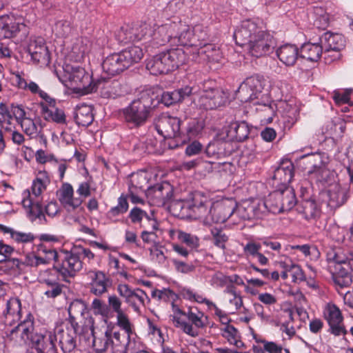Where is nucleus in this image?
Here are the masks:
<instances>
[{"label": "nucleus", "mask_w": 353, "mask_h": 353, "mask_svg": "<svg viewBox=\"0 0 353 353\" xmlns=\"http://www.w3.org/2000/svg\"><path fill=\"white\" fill-rule=\"evenodd\" d=\"M172 44L194 47L192 50V60L197 61L198 57L205 52L203 46H205L203 42L207 40V34L203 28L199 25L191 28L181 21H172ZM185 51L187 54L191 52L188 48Z\"/></svg>", "instance_id": "f257e3e1"}, {"label": "nucleus", "mask_w": 353, "mask_h": 353, "mask_svg": "<svg viewBox=\"0 0 353 353\" xmlns=\"http://www.w3.org/2000/svg\"><path fill=\"white\" fill-rule=\"evenodd\" d=\"M157 97L152 89L142 91L137 99L123 110L125 121L135 127L143 125L150 117L152 106H155Z\"/></svg>", "instance_id": "f03ea898"}, {"label": "nucleus", "mask_w": 353, "mask_h": 353, "mask_svg": "<svg viewBox=\"0 0 353 353\" xmlns=\"http://www.w3.org/2000/svg\"><path fill=\"white\" fill-rule=\"evenodd\" d=\"M188 59L185 50L173 48L154 55L148 61L146 68L153 75L166 74L185 64Z\"/></svg>", "instance_id": "7ed1b4c3"}, {"label": "nucleus", "mask_w": 353, "mask_h": 353, "mask_svg": "<svg viewBox=\"0 0 353 353\" xmlns=\"http://www.w3.org/2000/svg\"><path fill=\"white\" fill-rule=\"evenodd\" d=\"M172 321L174 325L181 328L185 334L195 337L199 335V330L205 326L207 317L196 307H190L183 312L179 307L174 309Z\"/></svg>", "instance_id": "20e7f679"}, {"label": "nucleus", "mask_w": 353, "mask_h": 353, "mask_svg": "<svg viewBox=\"0 0 353 353\" xmlns=\"http://www.w3.org/2000/svg\"><path fill=\"white\" fill-rule=\"evenodd\" d=\"M50 183V179L45 174H42V177H37L32 185V192L34 196V199L30 197V192L27 194L22 201L23 208L27 210L30 219L33 221L37 218L40 219L43 216V208L41 204V198L40 197L47 185Z\"/></svg>", "instance_id": "39448f33"}, {"label": "nucleus", "mask_w": 353, "mask_h": 353, "mask_svg": "<svg viewBox=\"0 0 353 353\" xmlns=\"http://www.w3.org/2000/svg\"><path fill=\"white\" fill-rule=\"evenodd\" d=\"M65 73L68 86L74 92L87 94L95 90V85H92L91 77L83 68L67 66Z\"/></svg>", "instance_id": "423d86ee"}, {"label": "nucleus", "mask_w": 353, "mask_h": 353, "mask_svg": "<svg viewBox=\"0 0 353 353\" xmlns=\"http://www.w3.org/2000/svg\"><path fill=\"white\" fill-rule=\"evenodd\" d=\"M268 203L270 205V212L279 214L290 211L296 203L294 190L285 187L283 190H277L268 196Z\"/></svg>", "instance_id": "0eeeda50"}, {"label": "nucleus", "mask_w": 353, "mask_h": 353, "mask_svg": "<svg viewBox=\"0 0 353 353\" xmlns=\"http://www.w3.org/2000/svg\"><path fill=\"white\" fill-rule=\"evenodd\" d=\"M263 84L259 76H251L245 79L236 91V98L241 102H252L261 95Z\"/></svg>", "instance_id": "6e6552de"}, {"label": "nucleus", "mask_w": 353, "mask_h": 353, "mask_svg": "<svg viewBox=\"0 0 353 353\" xmlns=\"http://www.w3.org/2000/svg\"><path fill=\"white\" fill-rule=\"evenodd\" d=\"M305 170L311 179L316 182L326 181L330 174L322 157L319 154H312L305 157L303 161Z\"/></svg>", "instance_id": "1a4fd4ad"}, {"label": "nucleus", "mask_w": 353, "mask_h": 353, "mask_svg": "<svg viewBox=\"0 0 353 353\" xmlns=\"http://www.w3.org/2000/svg\"><path fill=\"white\" fill-rule=\"evenodd\" d=\"M152 32V27L146 23L135 24L131 27L121 28L119 32V37L121 41L127 43L129 42L143 41L145 43H149V40Z\"/></svg>", "instance_id": "9d476101"}, {"label": "nucleus", "mask_w": 353, "mask_h": 353, "mask_svg": "<svg viewBox=\"0 0 353 353\" xmlns=\"http://www.w3.org/2000/svg\"><path fill=\"white\" fill-rule=\"evenodd\" d=\"M276 43L272 35L265 30L249 44L245 45L249 54L254 57H262L273 52Z\"/></svg>", "instance_id": "9b49d317"}, {"label": "nucleus", "mask_w": 353, "mask_h": 353, "mask_svg": "<svg viewBox=\"0 0 353 353\" xmlns=\"http://www.w3.org/2000/svg\"><path fill=\"white\" fill-rule=\"evenodd\" d=\"M61 260V263H56L54 268L63 277L64 281H67L68 278L74 277L82 269V262L74 250L65 252Z\"/></svg>", "instance_id": "f8f14e48"}, {"label": "nucleus", "mask_w": 353, "mask_h": 353, "mask_svg": "<svg viewBox=\"0 0 353 353\" xmlns=\"http://www.w3.org/2000/svg\"><path fill=\"white\" fill-rule=\"evenodd\" d=\"M265 31L263 28L252 20L242 21L236 29L234 38L236 43L240 46H245L258 37L259 34Z\"/></svg>", "instance_id": "ddd939ff"}, {"label": "nucleus", "mask_w": 353, "mask_h": 353, "mask_svg": "<svg viewBox=\"0 0 353 353\" xmlns=\"http://www.w3.org/2000/svg\"><path fill=\"white\" fill-rule=\"evenodd\" d=\"M117 292L134 312L139 313L141 307L145 306V300L148 299V295L143 290L139 288L132 289L128 284L121 283L117 286Z\"/></svg>", "instance_id": "4468645a"}, {"label": "nucleus", "mask_w": 353, "mask_h": 353, "mask_svg": "<svg viewBox=\"0 0 353 353\" xmlns=\"http://www.w3.org/2000/svg\"><path fill=\"white\" fill-rule=\"evenodd\" d=\"M57 335L51 331L46 330L36 332L32 336V347L37 353H57L55 344Z\"/></svg>", "instance_id": "2eb2a0df"}, {"label": "nucleus", "mask_w": 353, "mask_h": 353, "mask_svg": "<svg viewBox=\"0 0 353 353\" xmlns=\"http://www.w3.org/2000/svg\"><path fill=\"white\" fill-rule=\"evenodd\" d=\"M26 51L34 63L48 65L50 62V52L42 37L30 39Z\"/></svg>", "instance_id": "dca6fc26"}, {"label": "nucleus", "mask_w": 353, "mask_h": 353, "mask_svg": "<svg viewBox=\"0 0 353 353\" xmlns=\"http://www.w3.org/2000/svg\"><path fill=\"white\" fill-rule=\"evenodd\" d=\"M146 196L153 205L162 206L172 199L173 188L169 183L163 182L148 188Z\"/></svg>", "instance_id": "f3484780"}, {"label": "nucleus", "mask_w": 353, "mask_h": 353, "mask_svg": "<svg viewBox=\"0 0 353 353\" xmlns=\"http://www.w3.org/2000/svg\"><path fill=\"white\" fill-rule=\"evenodd\" d=\"M181 121L176 117L161 115L156 121L155 127L158 132L165 138L172 139L179 137Z\"/></svg>", "instance_id": "a211bd4d"}, {"label": "nucleus", "mask_w": 353, "mask_h": 353, "mask_svg": "<svg viewBox=\"0 0 353 353\" xmlns=\"http://www.w3.org/2000/svg\"><path fill=\"white\" fill-rule=\"evenodd\" d=\"M236 207V203L233 200L217 203L209 210V220L214 223H224L234 213Z\"/></svg>", "instance_id": "6ab92c4d"}, {"label": "nucleus", "mask_w": 353, "mask_h": 353, "mask_svg": "<svg viewBox=\"0 0 353 353\" xmlns=\"http://www.w3.org/2000/svg\"><path fill=\"white\" fill-rule=\"evenodd\" d=\"M172 21L152 27V32L147 48H157L170 41L172 43Z\"/></svg>", "instance_id": "aec40b11"}, {"label": "nucleus", "mask_w": 353, "mask_h": 353, "mask_svg": "<svg viewBox=\"0 0 353 353\" xmlns=\"http://www.w3.org/2000/svg\"><path fill=\"white\" fill-rule=\"evenodd\" d=\"M90 325V330L93 337V347L98 352H103L110 349V328L105 327L104 330L96 328L94 326V319L89 317L86 320Z\"/></svg>", "instance_id": "412c9836"}, {"label": "nucleus", "mask_w": 353, "mask_h": 353, "mask_svg": "<svg viewBox=\"0 0 353 353\" xmlns=\"http://www.w3.org/2000/svg\"><path fill=\"white\" fill-rule=\"evenodd\" d=\"M227 99L225 93L220 89L205 90L199 99L200 106L212 110L223 105Z\"/></svg>", "instance_id": "4be33fe9"}, {"label": "nucleus", "mask_w": 353, "mask_h": 353, "mask_svg": "<svg viewBox=\"0 0 353 353\" xmlns=\"http://www.w3.org/2000/svg\"><path fill=\"white\" fill-rule=\"evenodd\" d=\"M208 204H210L207 197L200 192H195L190 201L189 218L201 219L205 218L209 220V211Z\"/></svg>", "instance_id": "5701e85b"}, {"label": "nucleus", "mask_w": 353, "mask_h": 353, "mask_svg": "<svg viewBox=\"0 0 353 353\" xmlns=\"http://www.w3.org/2000/svg\"><path fill=\"white\" fill-rule=\"evenodd\" d=\"M294 176V165L289 160L283 161L280 165L275 170L273 180L274 185H282L284 188L291 182Z\"/></svg>", "instance_id": "b1692460"}, {"label": "nucleus", "mask_w": 353, "mask_h": 353, "mask_svg": "<svg viewBox=\"0 0 353 353\" xmlns=\"http://www.w3.org/2000/svg\"><path fill=\"white\" fill-rule=\"evenodd\" d=\"M102 68L105 73L114 76L128 68V66L121 52L107 57L102 63Z\"/></svg>", "instance_id": "393cba45"}, {"label": "nucleus", "mask_w": 353, "mask_h": 353, "mask_svg": "<svg viewBox=\"0 0 353 353\" xmlns=\"http://www.w3.org/2000/svg\"><path fill=\"white\" fill-rule=\"evenodd\" d=\"M326 319L330 327L331 332L336 335L345 334L346 330L342 325L343 316L341 311L335 305H327Z\"/></svg>", "instance_id": "a878e982"}, {"label": "nucleus", "mask_w": 353, "mask_h": 353, "mask_svg": "<svg viewBox=\"0 0 353 353\" xmlns=\"http://www.w3.org/2000/svg\"><path fill=\"white\" fill-rule=\"evenodd\" d=\"M90 279V292L100 296L107 291L108 286L110 283V279L101 271H89L87 273Z\"/></svg>", "instance_id": "bb28decb"}, {"label": "nucleus", "mask_w": 353, "mask_h": 353, "mask_svg": "<svg viewBox=\"0 0 353 353\" xmlns=\"http://www.w3.org/2000/svg\"><path fill=\"white\" fill-rule=\"evenodd\" d=\"M2 305L4 307L2 310V315L9 323L17 322L21 319V303L18 298L12 297L5 300V303Z\"/></svg>", "instance_id": "cd10ccee"}, {"label": "nucleus", "mask_w": 353, "mask_h": 353, "mask_svg": "<svg viewBox=\"0 0 353 353\" xmlns=\"http://www.w3.org/2000/svg\"><path fill=\"white\" fill-rule=\"evenodd\" d=\"M73 188L69 183L63 184L59 190V201L68 210H74L80 207L83 201L80 198L73 196Z\"/></svg>", "instance_id": "c85d7f7f"}, {"label": "nucleus", "mask_w": 353, "mask_h": 353, "mask_svg": "<svg viewBox=\"0 0 353 353\" xmlns=\"http://www.w3.org/2000/svg\"><path fill=\"white\" fill-rule=\"evenodd\" d=\"M152 175L151 172L145 170H140L133 173L130 178L129 189H131L134 192H146L148 188H150L149 182Z\"/></svg>", "instance_id": "c756f323"}, {"label": "nucleus", "mask_w": 353, "mask_h": 353, "mask_svg": "<svg viewBox=\"0 0 353 353\" xmlns=\"http://www.w3.org/2000/svg\"><path fill=\"white\" fill-rule=\"evenodd\" d=\"M57 339H59L60 347L63 353H72L77 347V335L73 329L59 330Z\"/></svg>", "instance_id": "7c9ffc66"}, {"label": "nucleus", "mask_w": 353, "mask_h": 353, "mask_svg": "<svg viewBox=\"0 0 353 353\" xmlns=\"http://www.w3.org/2000/svg\"><path fill=\"white\" fill-rule=\"evenodd\" d=\"M226 134L228 140L241 142L248 137L250 129L244 121L233 122L227 128Z\"/></svg>", "instance_id": "2f4dec72"}, {"label": "nucleus", "mask_w": 353, "mask_h": 353, "mask_svg": "<svg viewBox=\"0 0 353 353\" xmlns=\"http://www.w3.org/2000/svg\"><path fill=\"white\" fill-rule=\"evenodd\" d=\"M192 92V88L190 86L175 90L172 92H164L161 94V101L166 106L180 103L189 97Z\"/></svg>", "instance_id": "473e14b6"}, {"label": "nucleus", "mask_w": 353, "mask_h": 353, "mask_svg": "<svg viewBox=\"0 0 353 353\" xmlns=\"http://www.w3.org/2000/svg\"><path fill=\"white\" fill-rule=\"evenodd\" d=\"M276 54L282 63L287 66H292L299 57V49L294 45L285 44L277 50Z\"/></svg>", "instance_id": "72a5a7b5"}, {"label": "nucleus", "mask_w": 353, "mask_h": 353, "mask_svg": "<svg viewBox=\"0 0 353 353\" xmlns=\"http://www.w3.org/2000/svg\"><path fill=\"white\" fill-rule=\"evenodd\" d=\"M323 49H330L341 51L345 46V39L340 34H333L329 32L324 33L320 39Z\"/></svg>", "instance_id": "f704fd0d"}, {"label": "nucleus", "mask_w": 353, "mask_h": 353, "mask_svg": "<svg viewBox=\"0 0 353 353\" xmlns=\"http://www.w3.org/2000/svg\"><path fill=\"white\" fill-rule=\"evenodd\" d=\"M41 108V114L43 119L48 121H53L57 123H65L66 118L64 112L55 107L49 108L43 102L39 103Z\"/></svg>", "instance_id": "c9c22d12"}, {"label": "nucleus", "mask_w": 353, "mask_h": 353, "mask_svg": "<svg viewBox=\"0 0 353 353\" xmlns=\"http://www.w3.org/2000/svg\"><path fill=\"white\" fill-rule=\"evenodd\" d=\"M323 46L317 43H307L302 46L300 56L312 62L317 61L323 54Z\"/></svg>", "instance_id": "e433bc0d"}, {"label": "nucleus", "mask_w": 353, "mask_h": 353, "mask_svg": "<svg viewBox=\"0 0 353 353\" xmlns=\"http://www.w3.org/2000/svg\"><path fill=\"white\" fill-rule=\"evenodd\" d=\"M74 119L79 125L88 126L94 120L92 107L82 104L76 109Z\"/></svg>", "instance_id": "4c0bfd02"}, {"label": "nucleus", "mask_w": 353, "mask_h": 353, "mask_svg": "<svg viewBox=\"0 0 353 353\" xmlns=\"http://www.w3.org/2000/svg\"><path fill=\"white\" fill-rule=\"evenodd\" d=\"M329 205L333 208H336L344 204L348 198V190L345 188L340 185H335L334 188L329 191Z\"/></svg>", "instance_id": "58836bf2"}, {"label": "nucleus", "mask_w": 353, "mask_h": 353, "mask_svg": "<svg viewBox=\"0 0 353 353\" xmlns=\"http://www.w3.org/2000/svg\"><path fill=\"white\" fill-rule=\"evenodd\" d=\"M36 332L39 331L35 330L33 321L30 319H27L19 323L12 330L11 334L19 333L23 340H30L32 343V336Z\"/></svg>", "instance_id": "ea45409f"}, {"label": "nucleus", "mask_w": 353, "mask_h": 353, "mask_svg": "<svg viewBox=\"0 0 353 353\" xmlns=\"http://www.w3.org/2000/svg\"><path fill=\"white\" fill-rule=\"evenodd\" d=\"M190 201L176 200L171 202L170 211L173 216L180 219H186L190 216Z\"/></svg>", "instance_id": "a19ab883"}, {"label": "nucleus", "mask_w": 353, "mask_h": 353, "mask_svg": "<svg viewBox=\"0 0 353 353\" xmlns=\"http://www.w3.org/2000/svg\"><path fill=\"white\" fill-rule=\"evenodd\" d=\"M297 210L307 220L315 219L319 214L317 205L314 200L303 201L299 205Z\"/></svg>", "instance_id": "79ce46f5"}, {"label": "nucleus", "mask_w": 353, "mask_h": 353, "mask_svg": "<svg viewBox=\"0 0 353 353\" xmlns=\"http://www.w3.org/2000/svg\"><path fill=\"white\" fill-rule=\"evenodd\" d=\"M128 68L134 63L139 62L143 56L142 48L139 46H131L121 51Z\"/></svg>", "instance_id": "37998d69"}, {"label": "nucleus", "mask_w": 353, "mask_h": 353, "mask_svg": "<svg viewBox=\"0 0 353 353\" xmlns=\"http://www.w3.org/2000/svg\"><path fill=\"white\" fill-rule=\"evenodd\" d=\"M117 325L125 331L128 343H129L133 333V325L130 323L128 316L124 312L117 314Z\"/></svg>", "instance_id": "c03bdc74"}, {"label": "nucleus", "mask_w": 353, "mask_h": 353, "mask_svg": "<svg viewBox=\"0 0 353 353\" xmlns=\"http://www.w3.org/2000/svg\"><path fill=\"white\" fill-rule=\"evenodd\" d=\"M254 207L253 202H245L241 205H236L235 212L242 219L251 220L254 219Z\"/></svg>", "instance_id": "a18cd8bd"}, {"label": "nucleus", "mask_w": 353, "mask_h": 353, "mask_svg": "<svg viewBox=\"0 0 353 353\" xmlns=\"http://www.w3.org/2000/svg\"><path fill=\"white\" fill-rule=\"evenodd\" d=\"M280 265L283 268H287L294 282L301 281L304 280L303 272L299 265L294 264L291 261L281 262Z\"/></svg>", "instance_id": "49530a36"}, {"label": "nucleus", "mask_w": 353, "mask_h": 353, "mask_svg": "<svg viewBox=\"0 0 353 353\" xmlns=\"http://www.w3.org/2000/svg\"><path fill=\"white\" fill-rule=\"evenodd\" d=\"M110 349L114 351H119L120 349L125 348L127 344L125 343V336H121L120 332H113L112 328H110Z\"/></svg>", "instance_id": "de8ad7c7"}, {"label": "nucleus", "mask_w": 353, "mask_h": 353, "mask_svg": "<svg viewBox=\"0 0 353 353\" xmlns=\"http://www.w3.org/2000/svg\"><path fill=\"white\" fill-rule=\"evenodd\" d=\"M254 207V219L264 218L270 212V205L268 203V198L265 201H253Z\"/></svg>", "instance_id": "09e8293b"}, {"label": "nucleus", "mask_w": 353, "mask_h": 353, "mask_svg": "<svg viewBox=\"0 0 353 353\" xmlns=\"http://www.w3.org/2000/svg\"><path fill=\"white\" fill-rule=\"evenodd\" d=\"M53 30L57 37H67L71 34L72 28L70 22L66 20H61L55 23Z\"/></svg>", "instance_id": "8fccbe9b"}, {"label": "nucleus", "mask_w": 353, "mask_h": 353, "mask_svg": "<svg viewBox=\"0 0 353 353\" xmlns=\"http://www.w3.org/2000/svg\"><path fill=\"white\" fill-rule=\"evenodd\" d=\"M179 240L186 244L192 249H196L199 246V239L193 234L185 232L179 231L178 233Z\"/></svg>", "instance_id": "3c124183"}, {"label": "nucleus", "mask_w": 353, "mask_h": 353, "mask_svg": "<svg viewBox=\"0 0 353 353\" xmlns=\"http://www.w3.org/2000/svg\"><path fill=\"white\" fill-rule=\"evenodd\" d=\"M332 278L336 289L340 294L341 292L345 293L347 291H345V289L348 288L352 283V276H343L333 274Z\"/></svg>", "instance_id": "603ef678"}, {"label": "nucleus", "mask_w": 353, "mask_h": 353, "mask_svg": "<svg viewBox=\"0 0 353 353\" xmlns=\"http://www.w3.org/2000/svg\"><path fill=\"white\" fill-rule=\"evenodd\" d=\"M336 272L334 275L343 276H352L351 271H353V259H347L339 265H334Z\"/></svg>", "instance_id": "864d4df0"}, {"label": "nucleus", "mask_w": 353, "mask_h": 353, "mask_svg": "<svg viewBox=\"0 0 353 353\" xmlns=\"http://www.w3.org/2000/svg\"><path fill=\"white\" fill-rule=\"evenodd\" d=\"M24 132L29 137H36L39 134L38 127L33 120L26 118L19 123Z\"/></svg>", "instance_id": "5fc2aeb1"}, {"label": "nucleus", "mask_w": 353, "mask_h": 353, "mask_svg": "<svg viewBox=\"0 0 353 353\" xmlns=\"http://www.w3.org/2000/svg\"><path fill=\"white\" fill-rule=\"evenodd\" d=\"M223 336L226 338L230 344L239 346L241 341L238 339V330L231 325H227L223 329Z\"/></svg>", "instance_id": "6e6d98bb"}, {"label": "nucleus", "mask_w": 353, "mask_h": 353, "mask_svg": "<svg viewBox=\"0 0 353 353\" xmlns=\"http://www.w3.org/2000/svg\"><path fill=\"white\" fill-rule=\"evenodd\" d=\"M211 233L213 236L214 244L223 250L225 249V243L228 241V237L223 230L213 228Z\"/></svg>", "instance_id": "4d7b16f0"}, {"label": "nucleus", "mask_w": 353, "mask_h": 353, "mask_svg": "<svg viewBox=\"0 0 353 353\" xmlns=\"http://www.w3.org/2000/svg\"><path fill=\"white\" fill-rule=\"evenodd\" d=\"M86 310L85 304L81 300H75L72 301L68 308L69 316H76L83 314Z\"/></svg>", "instance_id": "13d9d810"}, {"label": "nucleus", "mask_w": 353, "mask_h": 353, "mask_svg": "<svg viewBox=\"0 0 353 353\" xmlns=\"http://www.w3.org/2000/svg\"><path fill=\"white\" fill-rule=\"evenodd\" d=\"M261 248L260 243L250 241L243 246V252L247 257H255L260 252Z\"/></svg>", "instance_id": "bf43d9fd"}, {"label": "nucleus", "mask_w": 353, "mask_h": 353, "mask_svg": "<svg viewBox=\"0 0 353 353\" xmlns=\"http://www.w3.org/2000/svg\"><path fill=\"white\" fill-rule=\"evenodd\" d=\"M25 25L19 23H11L6 24L3 27L4 35L6 37L10 38L15 37L17 34L20 32L23 28H25Z\"/></svg>", "instance_id": "052dcab7"}, {"label": "nucleus", "mask_w": 353, "mask_h": 353, "mask_svg": "<svg viewBox=\"0 0 353 353\" xmlns=\"http://www.w3.org/2000/svg\"><path fill=\"white\" fill-rule=\"evenodd\" d=\"M347 259V258L342 254L340 249L331 250L327 253V261L332 262L335 265H339Z\"/></svg>", "instance_id": "680f3d73"}, {"label": "nucleus", "mask_w": 353, "mask_h": 353, "mask_svg": "<svg viewBox=\"0 0 353 353\" xmlns=\"http://www.w3.org/2000/svg\"><path fill=\"white\" fill-rule=\"evenodd\" d=\"M261 343H263L264 350L270 353H290L288 349L283 348L274 342L262 341Z\"/></svg>", "instance_id": "e2e57ef3"}, {"label": "nucleus", "mask_w": 353, "mask_h": 353, "mask_svg": "<svg viewBox=\"0 0 353 353\" xmlns=\"http://www.w3.org/2000/svg\"><path fill=\"white\" fill-rule=\"evenodd\" d=\"M150 252L152 260H154L160 264H163L165 262L167 258L165 256L161 247H159L157 245H155L153 248L150 249Z\"/></svg>", "instance_id": "0e129e2a"}, {"label": "nucleus", "mask_w": 353, "mask_h": 353, "mask_svg": "<svg viewBox=\"0 0 353 353\" xmlns=\"http://www.w3.org/2000/svg\"><path fill=\"white\" fill-rule=\"evenodd\" d=\"M172 263L177 272L188 274L194 270V266L192 264L186 263L175 259L172 260Z\"/></svg>", "instance_id": "69168bd1"}, {"label": "nucleus", "mask_w": 353, "mask_h": 353, "mask_svg": "<svg viewBox=\"0 0 353 353\" xmlns=\"http://www.w3.org/2000/svg\"><path fill=\"white\" fill-rule=\"evenodd\" d=\"M202 129L203 124L201 122L194 119L189 122L186 128V131L188 135L191 137L196 136L199 133L201 132Z\"/></svg>", "instance_id": "338daca9"}, {"label": "nucleus", "mask_w": 353, "mask_h": 353, "mask_svg": "<svg viewBox=\"0 0 353 353\" xmlns=\"http://www.w3.org/2000/svg\"><path fill=\"white\" fill-rule=\"evenodd\" d=\"M323 59L326 63H331L332 62L340 59L341 53L340 50L323 49Z\"/></svg>", "instance_id": "774afa93"}]
</instances>
